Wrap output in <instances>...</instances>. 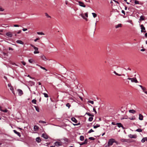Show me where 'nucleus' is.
I'll list each match as a JSON object with an SVG mask.
<instances>
[{"mask_svg":"<svg viewBox=\"0 0 147 147\" xmlns=\"http://www.w3.org/2000/svg\"><path fill=\"white\" fill-rule=\"evenodd\" d=\"M9 50H13V49L12 48H11V47H9Z\"/></svg>","mask_w":147,"mask_h":147,"instance_id":"62","label":"nucleus"},{"mask_svg":"<svg viewBox=\"0 0 147 147\" xmlns=\"http://www.w3.org/2000/svg\"><path fill=\"white\" fill-rule=\"evenodd\" d=\"M18 92L19 95L20 96H21L23 94V92L20 89H18Z\"/></svg>","mask_w":147,"mask_h":147,"instance_id":"10","label":"nucleus"},{"mask_svg":"<svg viewBox=\"0 0 147 147\" xmlns=\"http://www.w3.org/2000/svg\"><path fill=\"white\" fill-rule=\"evenodd\" d=\"M16 42L18 44H20L22 45H24V43L21 40H17L16 41Z\"/></svg>","mask_w":147,"mask_h":147,"instance_id":"19","label":"nucleus"},{"mask_svg":"<svg viewBox=\"0 0 147 147\" xmlns=\"http://www.w3.org/2000/svg\"><path fill=\"white\" fill-rule=\"evenodd\" d=\"M134 3L136 4H139V2L138 1L136 0H135L134 1Z\"/></svg>","mask_w":147,"mask_h":147,"instance_id":"44","label":"nucleus"},{"mask_svg":"<svg viewBox=\"0 0 147 147\" xmlns=\"http://www.w3.org/2000/svg\"><path fill=\"white\" fill-rule=\"evenodd\" d=\"M121 26H122L121 24H118V25H116L115 26V28H119V27H121Z\"/></svg>","mask_w":147,"mask_h":147,"instance_id":"22","label":"nucleus"},{"mask_svg":"<svg viewBox=\"0 0 147 147\" xmlns=\"http://www.w3.org/2000/svg\"><path fill=\"white\" fill-rule=\"evenodd\" d=\"M39 39V38H37L36 39L34 40V41L35 42H36Z\"/></svg>","mask_w":147,"mask_h":147,"instance_id":"51","label":"nucleus"},{"mask_svg":"<svg viewBox=\"0 0 147 147\" xmlns=\"http://www.w3.org/2000/svg\"><path fill=\"white\" fill-rule=\"evenodd\" d=\"M13 26L15 27H18L20 26L18 25L17 24H14L13 25Z\"/></svg>","mask_w":147,"mask_h":147,"instance_id":"52","label":"nucleus"},{"mask_svg":"<svg viewBox=\"0 0 147 147\" xmlns=\"http://www.w3.org/2000/svg\"><path fill=\"white\" fill-rule=\"evenodd\" d=\"M45 16L47 17V18H51V17L49 16L48 14L47 13H45Z\"/></svg>","mask_w":147,"mask_h":147,"instance_id":"38","label":"nucleus"},{"mask_svg":"<svg viewBox=\"0 0 147 147\" xmlns=\"http://www.w3.org/2000/svg\"><path fill=\"white\" fill-rule=\"evenodd\" d=\"M28 61L29 63H33V62L34 61L33 60V59H31L28 60Z\"/></svg>","mask_w":147,"mask_h":147,"instance_id":"29","label":"nucleus"},{"mask_svg":"<svg viewBox=\"0 0 147 147\" xmlns=\"http://www.w3.org/2000/svg\"><path fill=\"white\" fill-rule=\"evenodd\" d=\"M145 49H141L140 51H145Z\"/></svg>","mask_w":147,"mask_h":147,"instance_id":"61","label":"nucleus"},{"mask_svg":"<svg viewBox=\"0 0 147 147\" xmlns=\"http://www.w3.org/2000/svg\"><path fill=\"white\" fill-rule=\"evenodd\" d=\"M10 90L11 91H12V92L13 93V94L14 95H15V92H14V91H13V87L12 86L11 87H10Z\"/></svg>","mask_w":147,"mask_h":147,"instance_id":"25","label":"nucleus"},{"mask_svg":"<svg viewBox=\"0 0 147 147\" xmlns=\"http://www.w3.org/2000/svg\"><path fill=\"white\" fill-rule=\"evenodd\" d=\"M34 107H35V109H36V110L37 112H39L40 110H39V108L38 107H37L36 106H34Z\"/></svg>","mask_w":147,"mask_h":147,"instance_id":"35","label":"nucleus"},{"mask_svg":"<svg viewBox=\"0 0 147 147\" xmlns=\"http://www.w3.org/2000/svg\"><path fill=\"white\" fill-rule=\"evenodd\" d=\"M39 123H46V122L45 121H42V120L39 121Z\"/></svg>","mask_w":147,"mask_h":147,"instance_id":"42","label":"nucleus"},{"mask_svg":"<svg viewBox=\"0 0 147 147\" xmlns=\"http://www.w3.org/2000/svg\"><path fill=\"white\" fill-rule=\"evenodd\" d=\"M8 87H9V88L10 87H11L12 86L11 85V84L10 83L8 84Z\"/></svg>","mask_w":147,"mask_h":147,"instance_id":"55","label":"nucleus"},{"mask_svg":"<svg viewBox=\"0 0 147 147\" xmlns=\"http://www.w3.org/2000/svg\"><path fill=\"white\" fill-rule=\"evenodd\" d=\"M113 73L115 74V75L118 76H121V75L120 74H119L117 73L115 71H114L113 72Z\"/></svg>","mask_w":147,"mask_h":147,"instance_id":"41","label":"nucleus"},{"mask_svg":"<svg viewBox=\"0 0 147 147\" xmlns=\"http://www.w3.org/2000/svg\"><path fill=\"white\" fill-rule=\"evenodd\" d=\"M21 62L23 65H26V63L24 61H22Z\"/></svg>","mask_w":147,"mask_h":147,"instance_id":"53","label":"nucleus"},{"mask_svg":"<svg viewBox=\"0 0 147 147\" xmlns=\"http://www.w3.org/2000/svg\"><path fill=\"white\" fill-rule=\"evenodd\" d=\"M145 138H144L142 139L141 140V142L142 143H144L145 142Z\"/></svg>","mask_w":147,"mask_h":147,"instance_id":"47","label":"nucleus"},{"mask_svg":"<svg viewBox=\"0 0 147 147\" xmlns=\"http://www.w3.org/2000/svg\"><path fill=\"white\" fill-rule=\"evenodd\" d=\"M37 34L38 35H44L45 34L44 33L42 32H37Z\"/></svg>","mask_w":147,"mask_h":147,"instance_id":"28","label":"nucleus"},{"mask_svg":"<svg viewBox=\"0 0 147 147\" xmlns=\"http://www.w3.org/2000/svg\"><path fill=\"white\" fill-rule=\"evenodd\" d=\"M128 136L131 138H137V136L136 134H130L128 135Z\"/></svg>","mask_w":147,"mask_h":147,"instance_id":"4","label":"nucleus"},{"mask_svg":"<svg viewBox=\"0 0 147 147\" xmlns=\"http://www.w3.org/2000/svg\"><path fill=\"white\" fill-rule=\"evenodd\" d=\"M127 22H129L130 23H131V24H132V23L131 22H132L131 20H129V21H128Z\"/></svg>","mask_w":147,"mask_h":147,"instance_id":"60","label":"nucleus"},{"mask_svg":"<svg viewBox=\"0 0 147 147\" xmlns=\"http://www.w3.org/2000/svg\"><path fill=\"white\" fill-rule=\"evenodd\" d=\"M121 12L123 13L124 14V15L125 14V11L124 10H122Z\"/></svg>","mask_w":147,"mask_h":147,"instance_id":"58","label":"nucleus"},{"mask_svg":"<svg viewBox=\"0 0 147 147\" xmlns=\"http://www.w3.org/2000/svg\"><path fill=\"white\" fill-rule=\"evenodd\" d=\"M42 94L44 95V96L45 97H46V98L48 97H49L47 93H42Z\"/></svg>","mask_w":147,"mask_h":147,"instance_id":"34","label":"nucleus"},{"mask_svg":"<svg viewBox=\"0 0 147 147\" xmlns=\"http://www.w3.org/2000/svg\"><path fill=\"white\" fill-rule=\"evenodd\" d=\"M129 119L131 120H133L135 119L136 118L135 116H133L132 117H129Z\"/></svg>","mask_w":147,"mask_h":147,"instance_id":"30","label":"nucleus"},{"mask_svg":"<svg viewBox=\"0 0 147 147\" xmlns=\"http://www.w3.org/2000/svg\"><path fill=\"white\" fill-rule=\"evenodd\" d=\"M21 30H19L17 32V34H20L21 32Z\"/></svg>","mask_w":147,"mask_h":147,"instance_id":"56","label":"nucleus"},{"mask_svg":"<svg viewBox=\"0 0 147 147\" xmlns=\"http://www.w3.org/2000/svg\"><path fill=\"white\" fill-rule=\"evenodd\" d=\"M121 141L122 142H127L128 140L126 139L122 138L121 139Z\"/></svg>","mask_w":147,"mask_h":147,"instance_id":"24","label":"nucleus"},{"mask_svg":"<svg viewBox=\"0 0 147 147\" xmlns=\"http://www.w3.org/2000/svg\"><path fill=\"white\" fill-rule=\"evenodd\" d=\"M116 125H117V126L119 127H122L123 128V129H124V128L123 127V126L121 123H117L116 124Z\"/></svg>","mask_w":147,"mask_h":147,"instance_id":"11","label":"nucleus"},{"mask_svg":"<svg viewBox=\"0 0 147 147\" xmlns=\"http://www.w3.org/2000/svg\"><path fill=\"white\" fill-rule=\"evenodd\" d=\"M93 110L95 112L96 114L97 113V112L96 111V109L95 108H93Z\"/></svg>","mask_w":147,"mask_h":147,"instance_id":"57","label":"nucleus"},{"mask_svg":"<svg viewBox=\"0 0 147 147\" xmlns=\"http://www.w3.org/2000/svg\"><path fill=\"white\" fill-rule=\"evenodd\" d=\"M36 141L38 143L40 142L41 141V140L39 137H37L36 138Z\"/></svg>","mask_w":147,"mask_h":147,"instance_id":"21","label":"nucleus"},{"mask_svg":"<svg viewBox=\"0 0 147 147\" xmlns=\"http://www.w3.org/2000/svg\"><path fill=\"white\" fill-rule=\"evenodd\" d=\"M7 36L9 37H11L12 36V35L11 33L10 32H8L6 34Z\"/></svg>","mask_w":147,"mask_h":147,"instance_id":"9","label":"nucleus"},{"mask_svg":"<svg viewBox=\"0 0 147 147\" xmlns=\"http://www.w3.org/2000/svg\"><path fill=\"white\" fill-rule=\"evenodd\" d=\"M80 123H78V124H73L74 125H75H75H80Z\"/></svg>","mask_w":147,"mask_h":147,"instance_id":"59","label":"nucleus"},{"mask_svg":"<svg viewBox=\"0 0 147 147\" xmlns=\"http://www.w3.org/2000/svg\"><path fill=\"white\" fill-rule=\"evenodd\" d=\"M145 35L147 37V33H146L145 34Z\"/></svg>","mask_w":147,"mask_h":147,"instance_id":"64","label":"nucleus"},{"mask_svg":"<svg viewBox=\"0 0 147 147\" xmlns=\"http://www.w3.org/2000/svg\"><path fill=\"white\" fill-rule=\"evenodd\" d=\"M94 131H93L92 129H91L88 131V133H90L91 132H93Z\"/></svg>","mask_w":147,"mask_h":147,"instance_id":"49","label":"nucleus"},{"mask_svg":"<svg viewBox=\"0 0 147 147\" xmlns=\"http://www.w3.org/2000/svg\"><path fill=\"white\" fill-rule=\"evenodd\" d=\"M22 30L24 31H25L26 30H27V28H23V29H22Z\"/></svg>","mask_w":147,"mask_h":147,"instance_id":"54","label":"nucleus"},{"mask_svg":"<svg viewBox=\"0 0 147 147\" xmlns=\"http://www.w3.org/2000/svg\"><path fill=\"white\" fill-rule=\"evenodd\" d=\"M40 57H41V58L43 60L45 61H46L47 60V59L46 58V57L44 55H42Z\"/></svg>","mask_w":147,"mask_h":147,"instance_id":"12","label":"nucleus"},{"mask_svg":"<svg viewBox=\"0 0 147 147\" xmlns=\"http://www.w3.org/2000/svg\"><path fill=\"white\" fill-rule=\"evenodd\" d=\"M93 119V117H90L89 119L88 120L90 121H92Z\"/></svg>","mask_w":147,"mask_h":147,"instance_id":"37","label":"nucleus"},{"mask_svg":"<svg viewBox=\"0 0 147 147\" xmlns=\"http://www.w3.org/2000/svg\"><path fill=\"white\" fill-rule=\"evenodd\" d=\"M13 131L15 133L17 134L19 137H20L21 136L20 133L19 132L17 131L16 130H13Z\"/></svg>","mask_w":147,"mask_h":147,"instance_id":"16","label":"nucleus"},{"mask_svg":"<svg viewBox=\"0 0 147 147\" xmlns=\"http://www.w3.org/2000/svg\"><path fill=\"white\" fill-rule=\"evenodd\" d=\"M32 103L34 104H36V100L35 99H33L32 100Z\"/></svg>","mask_w":147,"mask_h":147,"instance_id":"40","label":"nucleus"},{"mask_svg":"<svg viewBox=\"0 0 147 147\" xmlns=\"http://www.w3.org/2000/svg\"><path fill=\"white\" fill-rule=\"evenodd\" d=\"M87 142L88 140H87V139H85L83 142H82L80 144V145H82L84 144H87Z\"/></svg>","mask_w":147,"mask_h":147,"instance_id":"17","label":"nucleus"},{"mask_svg":"<svg viewBox=\"0 0 147 147\" xmlns=\"http://www.w3.org/2000/svg\"><path fill=\"white\" fill-rule=\"evenodd\" d=\"M78 3L80 6L84 7H86V5L84 4V3L82 2L79 1H78Z\"/></svg>","mask_w":147,"mask_h":147,"instance_id":"8","label":"nucleus"},{"mask_svg":"<svg viewBox=\"0 0 147 147\" xmlns=\"http://www.w3.org/2000/svg\"><path fill=\"white\" fill-rule=\"evenodd\" d=\"M4 9L0 6V11H3Z\"/></svg>","mask_w":147,"mask_h":147,"instance_id":"50","label":"nucleus"},{"mask_svg":"<svg viewBox=\"0 0 147 147\" xmlns=\"http://www.w3.org/2000/svg\"><path fill=\"white\" fill-rule=\"evenodd\" d=\"M38 49L37 50L35 49V51H34V53L35 54H38L39 53V51H38Z\"/></svg>","mask_w":147,"mask_h":147,"instance_id":"31","label":"nucleus"},{"mask_svg":"<svg viewBox=\"0 0 147 147\" xmlns=\"http://www.w3.org/2000/svg\"><path fill=\"white\" fill-rule=\"evenodd\" d=\"M88 102L90 103L91 104H94V102L92 100H89L88 101Z\"/></svg>","mask_w":147,"mask_h":147,"instance_id":"39","label":"nucleus"},{"mask_svg":"<svg viewBox=\"0 0 147 147\" xmlns=\"http://www.w3.org/2000/svg\"><path fill=\"white\" fill-rule=\"evenodd\" d=\"M125 69L126 70H131V69L130 68H128L127 69Z\"/></svg>","mask_w":147,"mask_h":147,"instance_id":"63","label":"nucleus"},{"mask_svg":"<svg viewBox=\"0 0 147 147\" xmlns=\"http://www.w3.org/2000/svg\"><path fill=\"white\" fill-rule=\"evenodd\" d=\"M100 127V125L99 124H96V125H94L93 127L94 128H96L97 127Z\"/></svg>","mask_w":147,"mask_h":147,"instance_id":"26","label":"nucleus"},{"mask_svg":"<svg viewBox=\"0 0 147 147\" xmlns=\"http://www.w3.org/2000/svg\"><path fill=\"white\" fill-rule=\"evenodd\" d=\"M140 26L141 27V32H146L145 31H144V30H145V28L144 26L142 24L140 25Z\"/></svg>","mask_w":147,"mask_h":147,"instance_id":"7","label":"nucleus"},{"mask_svg":"<svg viewBox=\"0 0 147 147\" xmlns=\"http://www.w3.org/2000/svg\"><path fill=\"white\" fill-rule=\"evenodd\" d=\"M143 115L141 114H139V119L140 120H143Z\"/></svg>","mask_w":147,"mask_h":147,"instance_id":"18","label":"nucleus"},{"mask_svg":"<svg viewBox=\"0 0 147 147\" xmlns=\"http://www.w3.org/2000/svg\"><path fill=\"white\" fill-rule=\"evenodd\" d=\"M127 79L131 80L132 82H135V83H137L138 82L136 78V77L132 78H127Z\"/></svg>","mask_w":147,"mask_h":147,"instance_id":"3","label":"nucleus"},{"mask_svg":"<svg viewBox=\"0 0 147 147\" xmlns=\"http://www.w3.org/2000/svg\"><path fill=\"white\" fill-rule=\"evenodd\" d=\"M40 67L41 69H43L45 70L46 71H47V69H46V68L45 67H42V66H40Z\"/></svg>","mask_w":147,"mask_h":147,"instance_id":"45","label":"nucleus"},{"mask_svg":"<svg viewBox=\"0 0 147 147\" xmlns=\"http://www.w3.org/2000/svg\"><path fill=\"white\" fill-rule=\"evenodd\" d=\"M38 127L37 125H35L34 126V131H36L37 130H38Z\"/></svg>","mask_w":147,"mask_h":147,"instance_id":"23","label":"nucleus"},{"mask_svg":"<svg viewBox=\"0 0 147 147\" xmlns=\"http://www.w3.org/2000/svg\"><path fill=\"white\" fill-rule=\"evenodd\" d=\"M129 112L133 114H134L136 112V111L134 110L130 109L129 110Z\"/></svg>","mask_w":147,"mask_h":147,"instance_id":"15","label":"nucleus"},{"mask_svg":"<svg viewBox=\"0 0 147 147\" xmlns=\"http://www.w3.org/2000/svg\"><path fill=\"white\" fill-rule=\"evenodd\" d=\"M30 46L32 47H33L34 48V49H36L37 50V49H38L37 47H35L34 45H33L32 44H30Z\"/></svg>","mask_w":147,"mask_h":147,"instance_id":"36","label":"nucleus"},{"mask_svg":"<svg viewBox=\"0 0 147 147\" xmlns=\"http://www.w3.org/2000/svg\"><path fill=\"white\" fill-rule=\"evenodd\" d=\"M84 140V137L83 136H80V140L81 141H82Z\"/></svg>","mask_w":147,"mask_h":147,"instance_id":"27","label":"nucleus"},{"mask_svg":"<svg viewBox=\"0 0 147 147\" xmlns=\"http://www.w3.org/2000/svg\"><path fill=\"white\" fill-rule=\"evenodd\" d=\"M1 111L4 113H7V112L8 110L7 109H6L4 110H2Z\"/></svg>","mask_w":147,"mask_h":147,"instance_id":"43","label":"nucleus"},{"mask_svg":"<svg viewBox=\"0 0 147 147\" xmlns=\"http://www.w3.org/2000/svg\"><path fill=\"white\" fill-rule=\"evenodd\" d=\"M92 14L93 15V16L94 18H95L97 16V15L96 13H92Z\"/></svg>","mask_w":147,"mask_h":147,"instance_id":"32","label":"nucleus"},{"mask_svg":"<svg viewBox=\"0 0 147 147\" xmlns=\"http://www.w3.org/2000/svg\"><path fill=\"white\" fill-rule=\"evenodd\" d=\"M42 136L45 139H47L48 138V136L45 134H43Z\"/></svg>","mask_w":147,"mask_h":147,"instance_id":"13","label":"nucleus"},{"mask_svg":"<svg viewBox=\"0 0 147 147\" xmlns=\"http://www.w3.org/2000/svg\"><path fill=\"white\" fill-rule=\"evenodd\" d=\"M66 106L67 107H68V108H69L70 107V105L69 104V103H67L66 104Z\"/></svg>","mask_w":147,"mask_h":147,"instance_id":"48","label":"nucleus"},{"mask_svg":"<svg viewBox=\"0 0 147 147\" xmlns=\"http://www.w3.org/2000/svg\"><path fill=\"white\" fill-rule=\"evenodd\" d=\"M55 146H56L57 147H58L60 146H61L62 145V144L59 142H55L54 143Z\"/></svg>","mask_w":147,"mask_h":147,"instance_id":"5","label":"nucleus"},{"mask_svg":"<svg viewBox=\"0 0 147 147\" xmlns=\"http://www.w3.org/2000/svg\"><path fill=\"white\" fill-rule=\"evenodd\" d=\"M114 142H115V140L113 138L110 139L108 143V146H109L112 145Z\"/></svg>","mask_w":147,"mask_h":147,"instance_id":"2","label":"nucleus"},{"mask_svg":"<svg viewBox=\"0 0 147 147\" xmlns=\"http://www.w3.org/2000/svg\"><path fill=\"white\" fill-rule=\"evenodd\" d=\"M88 12H86L85 14H81L80 15L86 21L88 20V19L87 18L88 17Z\"/></svg>","mask_w":147,"mask_h":147,"instance_id":"1","label":"nucleus"},{"mask_svg":"<svg viewBox=\"0 0 147 147\" xmlns=\"http://www.w3.org/2000/svg\"><path fill=\"white\" fill-rule=\"evenodd\" d=\"M136 131L138 132H142V130L141 129H138L136 130Z\"/></svg>","mask_w":147,"mask_h":147,"instance_id":"33","label":"nucleus"},{"mask_svg":"<svg viewBox=\"0 0 147 147\" xmlns=\"http://www.w3.org/2000/svg\"><path fill=\"white\" fill-rule=\"evenodd\" d=\"M71 120L73 122H74L75 123H77L78 122L77 120L76 119L74 118V117H72L71 118Z\"/></svg>","mask_w":147,"mask_h":147,"instance_id":"14","label":"nucleus"},{"mask_svg":"<svg viewBox=\"0 0 147 147\" xmlns=\"http://www.w3.org/2000/svg\"><path fill=\"white\" fill-rule=\"evenodd\" d=\"M138 86L141 88L143 92L145 93V92H146V89L145 87L142 86L141 85H138Z\"/></svg>","mask_w":147,"mask_h":147,"instance_id":"6","label":"nucleus"},{"mask_svg":"<svg viewBox=\"0 0 147 147\" xmlns=\"http://www.w3.org/2000/svg\"><path fill=\"white\" fill-rule=\"evenodd\" d=\"M89 139L92 140H94L95 138L93 137H90L89 138Z\"/></svg>","mask_w":147,"mask_h":147,"instance_id":"46","label":"nucleus"},{"mask_svg":"<svg viewBox=\"0 0 147 147\" xmlns=\"http://www.w3.org/2000/svg\"><path fill=\"white\" fill-rule=\"evenodd\" d=\"M86 114L88 116H90L91 117H93L94 116V115L93 114H91L89 113H88V112L86 113Z\"/></svg>","mask_w":147,"mask_h":147,"instance_id":"20","label":"nucleus"}]
</instances>
